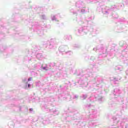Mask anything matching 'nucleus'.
Here are the masks:
<instances>
[{
  "label": "nucleus",
  "instance_id": "obj_2",
  "mask_svg": "<svg viewBox=\"0 0 128 128\" xmlns=\"http://www.w3.org/2000/svg\"><path fill=\"white\" fill-rule=\"evenodd\" d=\"M30 111H32L33 109H32V108H30Z\"/></svg>",
  "mask_w": 128,
  "mask_h": 128
},
{
  "label": "nucleus",
  "instance_id": "obj_1",
  "mask_svg": "<svg viewBox=\"0 0 128 128\" xmlns=\"http://www.w3.org/2000/svg\"><path fill=\"white\" fill-rule=\"evenodd\" d=\"M32 80V78H28V82H30Z\"/></svg>",
  "mask_w": 128,
  "mask_h": 128
},
{
  "label": "nucleus",
  "instance_id": "obj_3",
  "mask_svg": "<svg viewBox=\"0 0 128 128\" xmlns=\"http://www.w3.org/2000/svg\"><path fill=\"white\" fill-rule=\"evenodd\" d=\"M30 87V84H28V88Z\"/></svg>",
  "mask_w": 128,
  "mask_h": 128
}]
</instances>
